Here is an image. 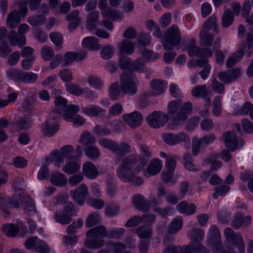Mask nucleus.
I'll return each mask as SVG.
<instances>
[{"mask_svg":"<svg viewBox=\"0 0 253 253\" xmlns=\"http://www.w3.org/2000/svg\"><path fill=\"white\" fill-rule=\"evenodd\" d=\"M192 110V104L189 101L182 105L180 101L173 100L169 102L168 104V113L171 121L176 125L185 122L188 118V115L190 114Z\"/></svg>","mask_w":253,"mask_h":253,"instance_id":"nucleus-1","label":"nucleus"},{"mask_svg":"<svg viewBox=\"0 0 253 253\" xmlns=\"http://www.w3.org/2000/svg\"><path fill=\"white\" fill-rule=\"evenodd\" d=\"M107 235V229L104 226H98L91 228L86 232V237L88 238L99 239H87L84 241V245L89 249H100L105 245V240L101 238L106 237Z\"/></svg>","mask_w":253,"mask_h":253,"instance_id":"nucleus-2","label":"nucleus"},{"mask_svg":"<svg viewBox=\"0 0 253 253\" xmlns=\"http://www.w3.org/2000/svg\"><path fill=\"white\" fill-rule=\"evenodd\" d=\"M120 82L123 93L128 95L136 93L139 81L132 72H124L120 76Z\"/></svg>","mask_w":253,"mask_h":253,"instance_id":"nucleus-3","label":"nucleus"},{"mask_svg":"<svg viewBox=\"0 0 253 253\" xmlns=\"http://www.w3.org/2000/svg\"><path fill=\"white\" fill-rule=\"evenodd\" d=\"M136 158L133 155L125 157L122 164L117 168V175L123 181L128 182L130 180L133 173L132 169L135 164Z\"/></svg>","mask_w":253,"mask_h":253,"instance_id":"nucleus-4","label":"nucleus"},{"mask_svg":"<svg viewBox=\"0 0 253 253\" xmlns=\"http://www.w3.org/2000/svg\"><path fill=\"white\" fill-rule=\"evenodd\" d=\"M207 244L211 248L212 253H217L223 246L221 235L218 227L215 225L210 226L207 233Z\"/></svg>","mask_w":253,"mask_h":253,"instance_id":"nucleus-5","label":"nucleus"},{"mask_svg":"<svg viewBox=\"0 0 253 253\" xmlns=\"http://www.w3.org/2000/svg\"><path fill=\"white\" fill-rule=\"evenodd\" d=\"M216 17L212 15L205 22L200 33V43L203 46H210L213 40V36L210 33V30L212 26L215 30V24Z\"/></svg>","mask_w":253,"mask_h":253,"instance_id":"nucleus-6","label":"nucleus"},{"mask_svg":"<svg viewBox=\"0 0 253 253\" xmlns=\"http://www.w3.org/2000/svg\"><path fill=\"white\" fill-rule=\"evenodd\" d=\"M180 32L178 27L172 25L165 32L163 45L165 50H169L180 42Z\"/></svg>","mask_w":253,"mask_h":253,"instance_id":"nucleus-7","label":"nucleus"},{"mask_svg":"<svg viewBox=\"0 0 253 253\" xmlns=\"http://www.w3.org/2000/svg\"><path fill=\"white\" fill-rule=\"evenodd\" d=\"M163 139L165 143L170 145H174L184 142L186 148L190 147V139L189 136L184 132L178 133H165L163 135Z\"/></svg>","mask_w":253,"mask_h":253,"instance_id":"nucleus-8","label":"nucleus"},{"mask_svg":"<svg viewBox=\"0 0 253 253\" xmlns=\"http://www.w3.org/2000/svg\"><path fill=\"white\" fill-rule=\"evenodd\" d=\"M74 151V147L70 145L64 146L61 148L60 151L58 150H54L50 154V159L51 161L55 163L58 167H60L61 164L64 162V158L69 157Z\"/></svg>","mask_w":253,"mask_h":253,"instance_id":"nucleus-9","label":"nucleus"},{"mask_svg":"<svg viewBox=\"0 0 253 253\" xmlns=\"http://www.w3.org/2000/svg\"><path fill=\"white\" fill-rule=\"evenodd\" d=\"M29 28V26L27 24H21L18 28V34L20 36L19 38L14 31H11L8 37L10 44L12 46L17 45L19 47L24 45L26 40L25 37L22 35L27 33Z\"/></svg>","mask_w":253,"mask_h":253,"instance_id":"nucleus-10","label":"nucleus"},{"mask_svg":"<svg viewBox=\"0 0 253 253\" xmlns=\"http://www.w3.org/2000/svg\"><path fill=\"white\" fill-rule=\"evenodd\" d=\"M79 110L78 106L72 105L69 107L68 110L63 114L64 119L68 122H72L74 126L83 125L85 122V119L80 115H75Z\"/></svg>","mask_w":253,"mask_h":253,"instance_id":"nucleus-11","label":"nucleus"},{"mask_svg":"<svg viewBox=\"0 0 253 253\" xmlns=\"http://www.w3.org/2000/svg\"><path fill=\"white\" fill-rule=\"evenodd\" d=\"M168 121V116L160 111H154L146 118L149 126L153 128H159L164 126Z\"/></svg>","mask_w":253,"mask_h":253,"instance_id":"nucleus-12","label":"nucleus"},{"mask_svg":"<svg viewBox=\"0 0 253 253\" xmlns=\"http://www.w3.org/2000/svg\"><path fill=\"white\" fill-rule=\"evenodd\" d=\"M88 193V189L84 183H82L75 189L71 190L70 195L75 203L80 206L84 205L85 197Z\"/></svg>","mask_w":253,"mask_h":253,"instance_id":"nucleus-13","label":"nucleus"},{"mask_svg":"<svg viewBox=\"0 0 253 253\" xmlns=\"http://www.w3.org/2000/svg\"><path fill=\"white\" fill-rule=\"evenodd\" d=\"M67 100L61 96L56 97L54 100L55 108L49 114L50 118L53 116L59 118L60 115L63 116V114L68 110L69 107L72 105H69L67 106Z\"/></svg>","mask_w":253,"mask_h":253,"instance_id":"nucleus-14","label":"nucleus"},{"mask_svg":"<svg viewBox=\"0 0 253 253\" xmlns=\"http://www.w3.org/2000/svg\"><path fill=\"white\" fill-rule=\"evenodd\" d=\"M58 119L55 117L52 116L49 118L42 126V131L45 136L51 137L56 133L59 129L58 125Z\"/></svg>","mask_w":253,"mask_h":253,"instance_id":"nucleus-15","label":"nucleus"},{"mask_svg":"<svg viewBox=\"0 0 253 253\" xmlns=\"http://www.w3.org/2000/svg\"><path fill=\"white\" fill-rule=\"evenodd\" d=\"M223 139L226 148L231 152H234L239 145L243 146L244 145L242 140L239 139L233 132H227L223 135Z\"/></svg>","mask_w":253,"mask_h":253,"instance_id":"nucleus-16","label":"nucleus"},{"mask_svg":"<svg viewBox=\"0 0 253 253\" xmlns=\"http://www.w3.org/2000/svg\"><path fill=\"white\" fill-rule=\"evenodd\" d=\"M123 119L131 128H136L142 124L143 117L139 112L134 111L124 115Z\"/></svg>","mask_w":253,"mask_h":253,"instance_id":"nucleus-17","label":"nucleus"},{"mask_svg":"<svg viewBox=\"0 0 253 253\" xmlns=\"http://www.w3.org/2000/svg\"><path fill=\"white\" fill-rule=\"evenodd\" d=\"M240 75V70L238 68H234L226 72H220L218 73V76L220 81L225 84H230L237 80Z\"/></svg>","mask_w":253,"mask_h":253,"instance_id":"nucleus-18","label":"nucleus"},{"mask_svg":"<svg viewBox=\"0 0 253 253\" xmlns=\"http://www.w3.org/2000/svg\"><path fill=\"white\" fill-rule=\"evenodd\" d=\"M81 168V163L75 158H70L66 160V164L62 170L68 174H72L78 172Z\"/></svg>","mask_w":253,"mask_h":253,"instance_id":"nucleus-19","label":"nucleus"},{"mask_svg":"<svg viewBox=\"0 0 253 253\" xmlns=\"http://www.w3.org/2000/svg\"><path fill=\"white\" fill-rule=\"evenodd\" d=\"M82 112L88 116L97 117L104 115L106 114V110L99 106L89 104L81 108Z\"/></svg>","mask_w":253,"mask_h":253,"instance_id":"nucleus-20","label":"nucleus"},{"mask_svg":"<svg viewBox=\"0 0 253 253\" xmlns=\"http://www.w3.org/2000/svg\"><path fill=\"white\" fill-rule=\"evenodd\" d=\"M83 175L90 179H95L99 175L96 166L91 162L87 161L83 165Z\"/></svg>","mask_w":253,"mask_h":253,"instance_id":"nucleus-21","label":"nucleus"},{"mask_svg":"<svg viewBox=\"0 0 253 253\" xmlns=\"http://www.w3.org/2000/svg\"><path fill=\"white\" fill-rule=\"evenodd\" d=\"M246 49V46L243 43L238 50L228 57L226 62V67L228 68L231 67L239 62L244 55Z\"/></svg>","mask_w":253,"mask_h":253,"instance_id":"nucleus-22","label":"nucleus"},{"mask_svg":"<svg viewBox=\"0 0 253 253\" xmlns=\"http://www.w3.org/2000/svg\"><path fill=\"white\" fill-rule=\"evenodd\" d=\"M132 203L139 211H147L150 209V202L146 200L141 195H134L132 198Z\"/></svg>","mask_w":253,"mask_h":253,"instance_id":"nucleus-23","label":"nucleus"},{"mask_svg":"<svg viewBox=\"0 0 253 253\" xmlns=\"http://www.w3.org/2000/svg\"><path fill=\"white\" fill-rule=\"evenodd\" d=\"M184 50L187 51L190 57H200L202 55V49L196 45V41L194 39H191L188 41Z\"/></svg>","mask_w":253,"mask_h":253,"instance_id":"nucleus-24","label":"nucleus"},{"mask_svg":"<svg viewBox=\"0 0 253 253\" xmlns=\"http://www.w3.org/2000/svg\"><path fill=\"white\" fill-rule=\"evenodd\" d=\"M162 169V163L159 159H155L151 161L148 164L145 175L149 177L159 173Z\"/></svg>","mask_w":253,"mask_h":253,"instance_id":"nucleus-25","label":"nucleus"},{"mask_svg":"<svg viewBox=\"0 0 253 253\" xmlns=\"http://www.w3.org/2000/svg\"><path fill=\"white\" fill-rule=\"evenodd\" d=\"M112 152L117 157H119L130 153L131 149L129 144L126 142H122L119 144L115 142Z\"/></svg>","mask_w":253,"mask_h":253,"instance_id":"nucleus-26","label":"nucleus"},{"mask_svg":"<svg viewBox=\"0 0 253 253\" xmlns=\"http://www.w3.org/2000/svg\"><path fill=\"white\" fill-rule=\"evenodd\" d=\"M191 246L192 245L182 246L170 245L165 247L163 253H194Z\"/></svg>","mask_w":253,"mask_h":253,"instance_id":"nucleus-27","label":"nucleus"},{"mask_svg":"<svg viewBox=\"0 0 253 253\" xmlns=\"http://www.w3.org/2000/svg\"><path fill=\"white\" fill-rule=\"evenodd\" d=\"M21 204L24 208V211L29 215H33L37 212L35 204L29 196H24L21 200Z\"/></svg>","mask_w":253,"mask_h":253,"instance_id":"nucleus-28","label":"nucleus"},{"mask_svg":"<svg viewBox=\"0 0 253 253\" xmlns=\"http://www.w3.org/2000/svg\"><path fill=\"white\" fill-rule=\"evenodd\" d=\"M176 209L180 213L189 215L196 212L197 208L194 204H188L186 201H183L177 205Z\"/></svg>","mask_w":253,"mask_h":253,"instance_id":"nucleus-29","label":"nucleus"},{"mask_svg":"<svg viewBox=\"0 0 253 253\" xmlns=\"http://www.w3.org/2000/svg\"><path fill=\"white\" fill-rule=\"evenodd\" d=\"M80 11L78 10H75L66 15V19L70 23L69 29L71 31L75 30L80 22L79 18Z\"/></svg>","mask_w":253,"mask_h":253,"instance_id":"nucleus-30","label":"nucleus"},{"mask_svg":"<svg viewBox=\"0 0 253 253\" xmlns=\"http://www.w3.org/2000/svg\"><path fill=\"white\" fill-rule=\"evenodd\" d=\"M187 237L192 242H200L205 237L204 229L198 228H192L187 233Z\"/></svg>","mask_w":253,"mask_h":253,"instance_id":"nucleus-31","label":"nucleus"},{"mask_svg":"<svg viewBox=\"0 0 253 253\" xmlns=\"http://www.w3.org/2000/svg\"><path fill=\"white\" fill-rule=\"evenodd\" d=\"M99 17V13L97 11H94L87 16L86 27L87 30L91 31L96 28L97 26Z\"/></svg>","mask_w":253,"mask_h":253,"instance_id":"nucleus-32","label":"nucleus"},{"mask_svg":"<svg viewBox=\"0 0 253 253\" xmlns=\"http://www.w3.org/2000/svg\"><path fill=\"white\" fill-rule=\"evenodd\" d=\"M150 85L154 94L160 95L166 89L167 83L164 81L155 79L151 81Z\"/></svg>","mask_w":253,"mask_h":253,"instance_id":"nucleus-33","label":"nucleus"},{"mask_svg":"<svg viewBox=\"0 0 253 253\" xmlns=\"http://www.w3.org/2000/svg\"><path fill=\"white\" fill-rule=\"evenodd\" d=\"M50 182L56 186H63L67 182V177L61 172L55 171L51 173L50 177Z\"/></svg>","mask_w":253,"mask_h":253,"instance_id":"nucleus-34","label":"nucleus"},{"mask_svg":"<svg viewBox=\"0 0 253 253\" xmlns=\"http://www.w3.org/2000/svg\"><path fill=\"white\" fill-rule=\"evenodd\" d=\"M20 21V15L17 10H12L8 14L6 23L7 26L10 28H16Z\"/></svg>","mask_w":253,"mask_h":253,"instance_id":"nucleus-35","label":"nucleus"},{"mask_svg":"<svg viewBox=\"0 0 253 253\" xmlns=\"http://www.w3.org/2000/svg\"><path fill=\"white\" fill-rule=\"evenodd\" d=\"M83 46L91 51L98 50L100 48L98 40L95 37H87L82 41Z\"/></svg>","mask_w":253,"mask_h":253,"instance_id":"nucleus-36","label":"nucleus"},{"mask_svg":"<svg viewBox=\"0 0 253 253\" xmlns=\"http://www.w3.org/2000/svg\"><path fill=\"white\" fill-rule=\"evenodd\" d=\"M118 46L122 53L127 54H132L134 49V43L127 39L123 40L118 44Z\"/></svg>","mask_w":253,"mask_h":253,"instance_id":"nucleus-37","label":"nucleus"},{"mask_svg":"<svg viewBox=\"0 0 253 253\" xmlns=\"http://www.w3.org/2000/svg\"><path fill=\"white\" fill-rule=\"evenodd\" d=\"M182 218L180 216H176L169 224L168 232L170 234L177 233L182 227Z\"/></svg>","mask_w":253,"mask_h":253,"instance_id":"nucleus-38","label":"nucleus"},{"mask_svg":"<svg viewBox=\"0 0 253 253\" xmlns=\"http://www.w3.org/2000/svg\"><path fill=\"white\" fill-rule=\"evenodd\" d=\"M224 236L228 242L235 244L238 241H241L243 236L240 233H235L231 228H226L224 230Z\"/></svg>","mask_w":253,"mask_h":253,"instance_id":"nucleus-39","label":"nucleus"},{"mask_svg":"<svg viewBox=\"0 0 253 253\" xmlns=\"http://www.w3.org/2000/svg\"><path fill=\"white\" fill-rule=\"evenodd\" d=\"M79 142L84 146L88 147L95 145L96 143V138L94 135L88 131L83 132L80 136Z\"/></svg>","mask_w":253,"mask_h":253,"instance_id":"nucleus-40","label":"nucleus"},{"mask_svg":"<svg viewBox=\"0 0 253 253\" xmlns=\"http://www.w3.org/2000/svg\"><path fill=\"white\" fill-rule=\"evenodd\" d=\"M84 151L85 155L92 160H97L101 156V152L95 145L86 147Z\"/></svg>","mask_w":253,"mask_h":253,"instance_id":"nucleus-41","label":"nucleus"},{"mask_svg":"<svg viewBox=\"0 0 253 253\" xmlns=\"http://www.w3.org/2000/svg\"><path fill=\"white\" fill-rule=\"evenodd\" d=\"M152 228L147 225L139 227L136 230V233L139 238L149 240L152 236Z\"/></svg>","mask_w":253,"mask_h":253,"instance_id":"nucleus-42","label":"nucleus"},{"mask_svg":"<svg viewBox=\"0 0 253 253\" xmlns=\"http://www.w3.org/2000/svg\"><path fill=\"white\" fill-rule=\"evenodd\" d=\"M122 90L121 84L120 85L118 82L112 84L109 89V95L110 98L113 101L117 100L121 94Z\"/></svg>","mask_w":253,"mask_h":253,"instance_id":"nucleus-43","label":"nucleus"},{"mask_svg":"<svg viewBox=\"0 0 253 253\" xmlns=\"http://www.w3.org/2000/svg\"><path fill=\"white\" fill-rule=\"evenodd\" d=\"M209 94L206 85H198L195 86L192 90V96L196 97L206 98Z\"/></svg>","mask_w":253,"mask_h":253,"instance_id":"nucleus-44","label":"nucleus"},{"mask_svg":"<svg viewBox=\"0 0 253 253\" xmlns=\"http://www.w3.org/2000/svg\"><path fill=\"white\" fill-rule=\"evenodd\" d=\"M140 154L141 155L142 162L140 166H139L138 171L142 169L151 157V151L150 148L146 145L140 146Z\"/></svg>","mask_w":253,"mask_h":253,"instance_id":"nucleus-45","label":"nucleus"},{"mask_svg":"<svg viewBox=\"0 0 253 253\" xmlns=\"http://www.w3.org/2000/svg\"><path fill=\"white\" fill-rule=\"evenodd\" d=\"M2 231L7 237H13L19 232V228L15 224H6L2 226Z\"/></svg>","mask_w":253,"mask_h":253,"instance_id":"nucleus-46","label":"nucleus"},{"mask_svg":"<svg viewBox=\"0 0 253 253\" xmlns=\"http://www.w3.org/2000/svg\"><path fill=\"white\" fill-rule=\"evenodd\" d=\"M72 216L64 211H62L55 214L54 219L62 224H68L72 221Z\"/></svg>","mask_w":253,"mask_h":253,"instance_id":"nucleus-47","label":"nucleus"},{"mask_svg":"<svg viewBox=\"0 0 253 253\" xmlns=\"http://www.w3.org/2000/svg\"><path fill=\"white\" fill-rule=\"evenodd\" d=\"M65 88L67 91L71 94L76 96H81L83 95V90L84 88H82L77 84H67L65 85Z\"/></svg>","mask_w":253,"mask_h":253,"instance_id":"nucleus-48","label":"nucleus"},{"mask_svg":"<svg viewBox=\"0 0 253 253\" xmlns=\"http://www.w3.org/2000/svg\"><path fill=\"white\" fill-rule=\"evenodd\" d=\"M87 83L91 87L98 90L101 89L103 86L102 80L99 77L93 75H90L88 77Z\"/></svg>","mask_w":253,"mask_h":253,"instance_id":"nucleus-49","label":"nucleus"},{"mask_svg":"<svg viewBox=\"0 0 253 253\" xmlns=\"http://www.w3.org/2000/svg\"><path fill=\"white\" fill-rule=\"evenodd\" d=\"M106 246L108 250L114 253H121L126 249V245L121 242H108Z\"/></svg>","mask_w":253,"mask_h":253,"instance_id":"nucleus-50","label":"nucleus"},{"mask_svg":"<svg viewBox=\"0 0 253 253\" xmlns=\"http://www.w3.org/2000/svg\"><path fill=\"white\" fill-rule=\"evenodd\" d=\"M46 21L44 16L40 15H34L30 16L28 20V22L32 26L36 27L43 25Z\"/></svg>","mask_w":253,"mask_h":253,"instance_id":"nucleus-51","label":"nucleus"},{"mask_svg":"<svg viewBox=\"0 0 253 253\" xmlns=\"http://www.w3.org/2000/svg\"><path fill=\"white\" fill-rule=\"evenodd\" d=\"M114 52V48L110 44H107L101 48L100 56L103 59L108 60L112 57Z\"/></svg>","mask_w":253,"mask_h":253,"instance_id":"nucleus-52","label":"nucleus"},{"mask_svg":"<svg viewBox=\"0 0 253 253\" xmlns=\"http://www.w3.org/2000/svg\"><path fill=\"white\" fill-rule=\"evenodd\" d=\"M234 16L231 10L225 11L222 16V25L225 28L228 27L232 24L234 20Z\"/></svg>","mask_w":253,"mask_h":253,"instance_id":"nucleus-53","label":"nucleus"},{"mask_svg":"<svg viewBox=\"0 0 253 253\" xmlns=\"http://www.w3.org/2000/svg\"><path fill=\"white\" fill-rule=\"evenodd\" d=\"M42 57L45 61H50L54 56V49L48 46H43L41 50Z\"/></svg>","mask_w":253,"mask_h":253,"instance_id":"nucleus-54","label":"nucleus"},{"mask_svg":"<svg viewBox=\"0 0 253 253\" xmlns=\"http://www.w3.org/2000/svg\"><path fill=\"white\" fill-rule=\"evenodd\" d=\"M23 72L17 69H11L7 71V76L15 82H22Z\"/></svg>","mask_w":253,"mask_h":253,"instance_id":"nucleus-55","label":"nucleus"},{"mask_svg":"<svg viewBox=\"0 0 253 253\" xmlns=\"http://www.w3.org/2000/svg\"><path fill=\"white\" fill-rule=\"evenodd\" d=\"M83 224V220L78 218L67 227L66 232L68 234L75 235L77 233V229L81 228Z\"/></svg>","mask_w":253,"mask_h":253,"instance_id":"nucleus-56","label":"nucleus"},{"mask_svg":"<svg viewBox=\"0 0 253 253\" xmlns=\"http://www.w3.org/2000/svg\"><path fill=\"white\" fill-rule=\"evenodd\" d=\"M173 176V172L164 170L161 174V179L165 183L172 185L177 182V178Z\"/></svg>","mask_w":253,"mask_h":253,"instance_id":"nucleus-57","label":"nucleus"},{"mask_svg":"<svg viewBox=\"0 0 253 253\" xmlns=\"http://www.w3.org/2000/svg\"><path fill=\"white\" fill-rule=\"evenodd\" d=\"M222 97L220 96H216L213 100L212 114L214 116L219 117L221 114L222 106H221Z\"/></svg>","mask_w":253,"mask_h":253,"instance_id":"nucleus-58","label":"nucleus"},{"mask_svg":"<svg viewBox=\"0 0 253 253\" xmlns=\"http://www.w3.org/2000/svg\"><path fill=\"white\" fill-rule=\"evenodd\" d=\"M100 218V215L98 213H94L89 215L85 220V226L87 228L95 226L99 223Z\"/></svg>","mask_w":253,"mask_h":253,"instance_id":"nucleus-59","label":"nucleus"},{"mask_svg":"<svg viewBox=\"0 0 253 253\" xmlns=\"http://www.w3.org/2000/svg\"><path fill=\"white\" fill-rule=\"evenodd\" d=\"M93 133L99 136H106L111 134L110 129L107 126L96 125L93 128Z\"/></svg>","mask_w":253,"mask_h":253,"instance_id":"nucleus-60","label":"nucleus"},{"mask_svg":"<svg viewBox=\"0 0 253 253\" xmlns=\"http://www.w3.org/2000/svg\"><path fill=\"white\" fill-rule=\"evenodd\" d=\"M60 79L65 82H70L73 80V74L71 70L68 69L60 70L58 73Z\"/></svg>","mask_w":253,"mask_h":253,"instance_id":"nucleus-61","label":"nucleus"},{"mask_svg":"<svg viewBox=\"0 0 253 253\" xmlns=\"http://www.w3.org/2000/svg\"><path fill=\"white\" fill-rule=\"evenodd\" d=\"M142 57L148 61H153L159 58V54L147 49H144L141 53Z\"/></svg>","mask_w":253,"mask_h":253,"instance_id":"nucleus-62","label":"nucleus"},{"mask_svg":"<svg viewBox=\"0 0 253 253\" xmlns=\"http://www.w3.org/2000/svg\"><path fill=\"white\" fill-rule=\"evenodd\" d=\"M87 203L96 210L102 209L105 205V202L102 199H95L93 197L89 198L87 200Z\"/></svg>","mask_w":253,"mask_h":253,"instance_id":"nucleus-63","label":"nucleus"},{"mask_svg":"<svg viewBox=\"0 0 253 253\" xmlns=\"http://www.w3.org/2000/svg\"><path fill=\"white\" fill-rule=\"evenodd\" d=\"M78 240L77 236H69L64 235L63 237L62 243L68 249L71 248L74 246Z\"/></svg>","mask_w":253,"mask_h":253,"instance_id":"nucleus-64","label":"nucleus"}]
</instances>
